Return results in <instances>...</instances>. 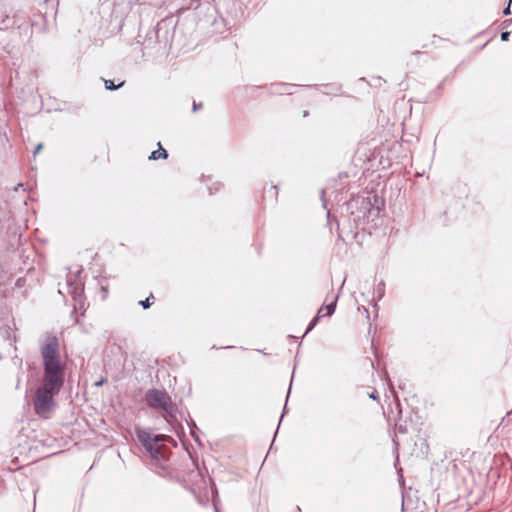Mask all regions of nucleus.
Wrapping results in <instances>:
<instances>
[{"instance_id": "3", "label": "nucleus", "mask_w": 512, "mask_h": 512, "mask_svg": "<svg viewBox=\"0 0 512 512\" xmlns=\"http://www.w3.org/2000/svg\"><path fill=\"white\" fill-rule=\"evenodd\" d=\"M144 400L149 408L162 410L166 416L175 418L177 406L166 390L149 389L145 393Z\"/></svg>"}, {"instance_id": "25", "label": "nucleus", "mask_w": 512, "mask_h": 512, "mask_svg": "<svg viewBox=\"0 0 512 512\" xmlns=\"http://www.w3.org/2000/svg\"><path fill=\"white\" fill-rule=\"evenodd\" d=\"M373 199H374V202L377 203L378 202V197L376 195L373 196Z\"/></svg>"}, {"instance_id": "17", "label": "nucleus", "mask_w": 512, "mask_h": 512, "mask_svg": "<svg viewBox=\"0 0 512 512\" xmlns=\"http://www.w3.org/2000/svg\"><path fill=\"white\" fill-rule=\"evenodd\" d=\"M511 3H512V0H508V5L503 10V14L504 15H510L511 14V10H510Z\"/></svg>"}, {"instance_id": "15", "label": "nucleus", "mask_w": 512, "mask_h": 512, "mask_svg": "<svg viewBox=\"0 0 512 512\" xmlns=\"http://www.w3.org/2000/svg\"><path fill=\"white\" fill-rule=\"evenodd\" d=\"M361 203L365 209H368V206L372 205L370 197H367L366 199L363 198Z\"/></svg>"}, {"instance_id": "8", "label": "nucleus", "mask_w": 512, "mask_h": 512, "mask_svg": "<svg viewBox=\"0 0 512 512\" xmlns=\"http://www.w3.org/2000/svg\"><path fill=\"white\" fill-rule=\"evenodd\" d=\"M11 25L9 15L5 10L0 11V30L7 29Z\"/></svg>"}, {"instance_id": "7", "label": "nucleus", "mask_w": 512, "mask_h": 512, "mask_svg": "<svg viewBox=\"0 0 512 512\" xmlns=\"http://www.w3.org/2000/svg\"><path fill=\"white\" fill-rule=\"evenodd\" d=\"M127 2V4L130 6L131 9H133V7L137 6L138 7V10L137 12L141 15L143 10L146 9V3L144 0H125Z\"/></svg>"}, {"instance_id": "14", "label": "nucleus", "mask_w": 512, "mask_h": 512, "mask_svg": "<svg viewBox=\"0 0 512 512\" xmlns=\"http://www.w3.org/2000/svg\"><path fill=\"white\" fill-rule=\"evenodd\" d=\"M150 298H153V295L151 294L150 297L146 298L145 300H142L139 302V304L144 308L148 309L152 303L150 302Z\"/></svg>"}, {"instance_id": "9", "label": "nucleus", "mask_w": 512, "mask_h": 512, "mask_svg": "<svg viewBox=\"0 0 512 512\" xmlns=\"http://www.w3.org/2000/svg\"><path fill=\"white\" fill-rule=\"evenodd\" d=\"M322 310L323 308H320L317 315L312 319V321L309 323L307 329H306V332L305 334L309 333L317 324L319 318L321 317V313H322Z\"/></svg>"}, {"instance_id": "27", "label": "nucleus", "mask_w": 512, "mask_h": 512, "mask_svg": "<svg viewBox=\"0 0 512 512\" xmlns=\"http://www.w3.org/2000/svg\"><path fill=\"white\" fill-rule=\"evenodd\" d=\"M321 193H322V198H323L325 193H326V191L323 189Z\"/></svg>"}, {"instance_id": "4", "label": "nucleus", "mask_w": 512, "mask_h": 512, "mask_svg": "<svg viewBox=\"0 0 512 512\" xmlns=\"http://www.w3.org/2000/svg\"><path fill=\"white\" fill-rule=\"evenodd\" d=\"M66 285L68 293L72 296L74 300L81 298L83 293V284L80 280L77 279L76 276L68 277Z\"/></svg>"}, {"instance_id": "26", "label": "nucleus", "mask_w": 512, "mask_h": 512, "mask_svg": "<svg viewBox=\"0 0 512 512\" xmlns=\"http://www.w3.org/2000/svg\"><path fill=\"white\" fill-rule=\"evenodd\" d=\"M306 116H308V111H304V113H303V117H306Z\"/></svg>"}, {"instance_id": "22", "label": "nucleus", "mask_w": 512, "mask_h": 512, "mask_svg": "<svg viewBox=\"0 0 512 512\" xmlns=\"http://www.w3.org/2000/svg\"><path fill=\"white\" fill-rule=\"evenodd\" d=\"M2 333H6L7 334V337H9L10 335V327H7L5 329H2Z\"/></svg>"}, {"instance_id": "12", "label": "nucleus", "mask_w": 512, "mask_h": 512, "mask_svg": "<svg viewBox=\"0 0 512 512\" xmlns=\"http://www.w3.org/2000/svg\"><path fill=\"white\" fill-rule=\"evenodd\" d=\"M336 308V299L326 306V313L323 316H331Z\"/></svg>"}, {"instance_id": "23", "label": "nucleus", "mask_w": 512, "mask_h": 512, "mask_svg": "<svg viewBox=\"0 0 512 512\" xmlns=\"http://www.w3.org/2000/svg\"><path fill=\"white\" fill-rule=\"evenodd\" d=\"M104 382H105V379H104V378H102V379H100L99 381H97V382L95 383V385L99 387V386L103 385V383H104Z\"/></svg>"}, {"instance_id": "1", "label": "nucleus", "mask_w": 512, "mask_h": 512, "mask_svg": "<svg viewBox=\"0 0 512 512\" xmlns=\"http://www.w3.org/2000/svg\"><path fill=\"white\" fill-rule=\"evenodd\" d=\"M43 360L42 384L35 391L33 407L35 413L47 418L55 407L54 397L64 385L65 364L61 360L59 340L53 333H48L40 347Z\"/></svg>"}, {"instance_id": "16", "label": "nucleus", "mask_w": 512, "mask_h": 512, "mask_svg": "<svg viewBox=\"0 0 512 512\" xmlns=\"http://www.w3.org/2000/svg\"><path fill=\"white\" fill-rule=\"evenodd\" d=\"M509 37H510V32L509 31H504L500 35V38H501L502 41H508Z\"/></svg>"}, {"instance_id": "6", "label": "nucleus", "mask_w": 512, "mask_h": 512, "mask_svg": "<svg viewBox=\"0 0 512 512\" xmlns=\"http://www.w3.org/2000/svg\"><path fill=\"white\" fill-rule=\"evenodd\" d=\"M158 150H155L151 153L149 156L150 160H158V159H167L168 153L167 151L161 146V143H158Z\"/></svg>"}, {"instance_id": "5", "label": "nucleus", "mask_w": 512, "mask_h": 512, "mask_svg": "<svg viewBox=\"0 0 512 512\" xmlns=\"http://www.w3.org/2000/svg\"><path fill=\"white\" fill-rule=\"evenodd\" d=\"M295 85L293 84H285V83H278L273 84L271 86L272 93L280 94V95H291L294 93Z\"/></svg>"}, {"instance_id": "24", "label": "nucleus", "mask_w": 512, "mask_h": 512, "mask_svg": "<svg viewBox=\"0 0 512 512\" xmlns=\"http://www.w3.org/2000/svg\"><path fill=\"white\" fill-rule=\"evenodd\" d=\"M22 281H23V279L21 277L18 278L17 281H16V286L21 287L22 286Z\"/></svg>"}, {"instance_id": "21", "label": "nucleus", "mask_w": 512, "mask_h": 512, "mask_svg": "<svg viewBox=\"0 0 512 512\" xmlns=\"http://www.w3.org/2000/svg\"><path fill=\"white\" fill-rule=\"evenodd\" d=\"M511 23H512V18L508 19V20H505L502 24H503V26L506 27V26L510 25Z\"/></svg>"}, {"instance_id": "20", "label": "nucleus", "mask_w": 512, "mask_h": 512, "mask_svg": "<svg viewBox=\"0 0 512 512\" xmlns=\"http://www.w3.org/2000/svg\"><path fill=\"white\" fill-rule=\"evenodd\" d=\"M202 107V104H197L195 101L193 102V110L196 111Z\"/></svg>"}, {"instance_id": "18", "label": "nucleus", "mask_w": 512, "mask_h": 512, "mask_svg": "<svg viewBox=\"0 0 512 512\" xmlns=\"http://www.w3.org/2000/svg\"><path fill=\"white\" fill-rule=\"evenodd\" d=\"M42 148H43V144H42V143H39V144L36 146L35 150H34V153H33V154H34V156H35L36 154H38V153L41 151V149H42Z\"/></svg>"}, {"instance_id": "11", "label": "nucleus", "mask_w": 512, "mask_h": 512, "mask_svg": "<svg viewBox=\"0 0 512 512\" xmlns=\"http://www.w3.org/2000/svg\"><path fill=\"white\" fill-rule=\"evenodd\" d=\"M376 293H377L378 300H380L384 296V293H385V283L383 281H381L377 285Z\"/></svg>"}, {"instance_id": "13", "label": "nucleus", "mask_w": 512, "mask_h": 512, "mask_svg": "<svg viewBox=\"0 0 512 512\" xmlns=\"http://www.w3.org/2000/svg\"><path fill=\"white\" fill-rule=\"evenodd\" d=\"M220 187H221V184L218 182L213 183L212 186H207L210 195H212L213 193L218 191L220 189Z\"/></svg>"}, {"instance_id": "19", "label": "nucleus", "mask_w": 512, "mask_h": 512, "mask_svg": "<svg viewBox=\"0 0 512 512\" xmlns=\"http://www.w3.org/2000/svg\"><path fill=\"white\" fill-rule=\"evenodd\" d=\"M369 397L373 400H376L378 398V392L376 390H373L370 394H369Z\"/></svg>"}, {"instance_id": "2", "label": "nucleus", "mask_w": 512, "mask_h": 512, "mask_svg": "<svg viewBox=\"0 0 512 512\" xmlns=\"http://www.w3.org/2000/svg\"><path fill=\"white\" fill-rule=\"evenodd\" d=\"M135 433L155 464V472L164 476L167 471L170 451L162 442L168 440L169 436L163 434L152 435L148 430L142 428H136Z\"/></svg>"}, {"instance_id": "10", "label": "nucleus", "mask_w": 512, "mask_h": 512, "mask_svg": "<svg viewBox=\"0 0 512 512\" xmlns=\"http://www.w3.org/2000/svg\"><path fill=\"white\" fill-rule=\"evenodd\" d=\"M124 82L119 83L118 85H115L112 80H105V88L107 90H116L120 87H122Z\"/></svg>"}]
</instances>
